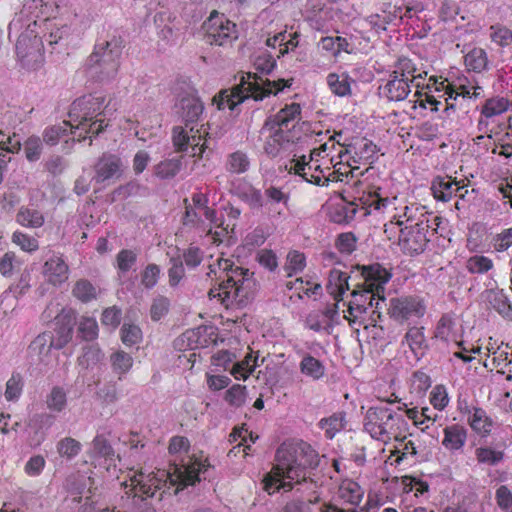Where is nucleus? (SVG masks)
<instances>
[{
	"label": "nucleus",
	"instance_id": "nucleus-16",
	"mask_svg": "<svg viewBox=\"0 0 512 512\" xmlns=\"http://www.w3.org/2000/svg\"><path fill=\"white\" fill-rule=\"evenodd\" d=\"M260 136L264 139L263 150L270 158H275L280 153L290 150L294 144L289 130L276 127L269 121L261 128Z\"/></svg>",
	"mask_w": 512,
	"mask_h": 512
},
{
	"label": "nucleus",
	"instance_id": "nucleus-32",
	"mask_svg": "<svg viewBox=\"0 0 512 512\" xmlns=\"http://www.w3.org/2000/svg\"><path fill=\"white\" fill-rule=\"evenodd\" d=\"M464 65L469 72L482 73L488 69L489 58L485 49L474 47L464 56Z\"/></svg>",
	"mask_w": 512,
	"mask_h": 512
},
{
	"label": "nucleus",
	"instance_id": "nucleus-8",
	"mask_svg": "<svg viewBox=\"0 0 512 512\" xmlns=\"http://www.w3.org/2000/svg\"><path fill=\"white\" fill-rule=\"evenodd\" d=\"M427 75L426 67L418 59L399 57L388 78L379 86V94L388 101H403L413 86L416 89L423 88Z\"/></svg>",
	"mask_w": 512,
	"mask_h": 512
},
{
	"label": "nucleus",
	"instance_id": "nucleus-55",
	"mask_svg": "<svg viewBox=\"0 0 512 512\" xmlns=\"http://www.w3.org/2000/svg\"><path fill=\"white\" fill-rule=\"evenodd\" d=\"M306 266L305 255L299 251H291L287 256V262L285 264V271L288 277H292L297 273L304 270Z\"/></svg>",
	"mask_w": 512,
	"mask_h": 512
},
{
	"label": "nucleus",
	"instance_id": "nucleus-33",
	"mask_svg": "<svg viewBox=\"0 0 512 512\" xmlns=\"http://www.w3.org/2000/svg\"><path fill=\"white\" fill-rule=\"evenodd\" d=\"M450 87L456 90L458 96H462L468 101H475L483 96V88L476 81L471 82L466 77L451 82Z\"/></svg>",
	"mask_w": 512,
	"mask_h": 512
},
{
	"label": "nucleus",
	"instance_id": "nucleus-48",
	"mask_svg": "<svg viewBox=\"0 0 512 512\" xmlns=\"http://www.w3.org/2000/svg\"><path fill=\"white\" fill-rule=\"evenodd\" d=\"M11 241L13 244L18 246L22 251L27 253H33L39 249L38 240L20 230H16L13 232L11 236Z\"/></svg>",
	"mask_w": 512,
	"mask_h": 512
},
{
	"label": "nucleus",
	"instance_id": "nucleus-13",
	"mask_svg": "<svg viewBox=\"0 0 512 512\" xmlns=\"http://www.w3.org/2000/svg\"><path fill=\"white\" fill-rule=\"evenodd\" d=\"M204 39L210 45L227 46L238 38L237 26L216 10L203 23Z\"/></svg>",
	"mask_w": 512,
	"mask_h": 512
},
{
	"label": "nucleus",
	"instance_id": "nucleus-6",
	"mask_svg": "<svg viewBox=\"0 0 512 512\" xmlns=\"http://www.w3.org/2000/svg\"><path fill=\"white\" fill-rule=\"evenodd\" d=\"M293 79H278L270 81L258 76L256 73H245L241 76L239 84L231 89H223L213 97V104L218 110L228 108L233 110L246 99L263 100L270 95H276L289 88Z\"/></svg>",
	"mask_w": 512,
	"mask_h": 512
},
{
	"label": "nucleus",
	"instance_id": "nucleus-49",
	"mask_svg": "<svg viewBox=\"0 0 512 512\" xmlns=\"http://www.w3.org/2000/svg\"><path fill=\"white\" fill-rule=\"evenodd\" d=\"M72 294L83 303L90 302L97 296L96 288L86 279H80L75 283Z\"/></svg>",
	"mask_w": 512,
	"mask_h": 512
},
{
	"label": "nucleus",
	"instance_id": "nucleus-58",
	"mask_svg": "<svg viewBox=\"0 0 512 512\" xmlns=\"http://www.w3.org/2000/svg\"><path fill=\"white\" fill-rule=\"evenodd\" d=\"M21 261L13 251L6 252L0 259V274L11 277L16 269H20Z\"/></svg>",
	"mask_w": 512,
	"mask_h": 512
},
{
	"label": "nucleus",
	"instance_id": "nucleus-7",
	"mask_svg": "<svg viewBox=\"0 0 512 512\" xmlns=\"http://www.w3.org/2000/svg\"><path fill=\"white\" fill-rule=\"evenodd\" d=\"M105 96L89 94L76 99L70 107L72 140L79 142L99 135L107 126Z\"/></svg>",
	"mask_w": 512,
	"mask_h": 512
},
{
	"label": "nucleus",
	"instance_id": "nucleus-47",
	"mask_svg": "<svg viewBox=\"0 0 512 512\" xmlns=\"http://www.w3.org/2000/svg\"><path fill=\"white\" fill-rule=\"evenodd\" d=\"M509 108V101L503 97L487 99L481 109V115L492 118L506 112Z\"/></svg>",
	"mask_w": 512,
	"mask_h": 512
},
{
	"label": "nucleus",
	"instance_id": "nucleus-18",
	"mask_svg": "<svg viewBox=\"0 0 512 512\" xmlns=\"http://www.w3.org/2000/svg\"><path fill=\"white\" fill-rule=\"evenodd\" d=\"M316 162H308L305 155H294L285 165V170L289 174L301 177L307 183L321 186L324 179V168L322 163Z\"/></svg>",
	"mask_w": 512,
	"mask_h": 512
},
{
	"label": "nucleus",
	"instance_id": "nucleus-38",
	"mask_svg": "<svg viewBox=\"0 0 512 512\" xmlns=\"http://www.w3.org/2000/svg\"><path fill=\"white\" fill-rule=\"evenodd\" d=\"M299 369L303 375L312 378L313 380H319L325 374V367L323 363L310 354H305L302 357Z\"/></svg>",
	"mask_w": 512,
	"mask_h": 512
},
{
	"label": "nucleus",
	"instance_id": "nucleus-5",
	"mask_svg": "<svg viewBox=\"0 0 512 512\" xmlns=\"http://www.w3.org/2000/svg\"><path fill=\"white\" fill-rule=\"evenodd\" d=\"M209 277L212 275L219 280L217 287L210 288V299H217L226 309L244 305L250 294L252 280L249 270L235 266L230 259L218 257L209 265Z\"/></svg>",
	"mask_w": 512,
	"mask_h": 512
},
{
	"label": "nucleus",
	"instance_id": "nucleus-21",
	"mask_svg": "<svg viewBox=\"0 0 512 512\" xmlns=\"http://www.w3.org/2000/svg\"><path fill=\"white\" fill-rule=\"evenodd\" d=\"M52 349H54L53 332L44 331L30 343L28 353L39 364L48 365L52 360Z\"/></svg>",
	"mask_w": 512,
	"mask_h": 512
},
{
	"label": "nucleus",
	"instance_id": "nucleus-64",
	"mask_svg": "<svg viewBox=\"0 0 512 512\" xmlns=\"http://www.w3.org/2000/svg\"><path fill=\"white\" fill-rule=\"evenodd\" d=\"M498 507L504 512H512V491L506 485H500L495 492Z\"/></svg>",
	"mask_w": 512,
	"mask_h": 512
},
{
	"label": "nucleus",
	"instance_id": "nucleus-50",
	"mask_svg": "<svg viewBox=\"0 0 512 512\" xmlns=\"http://www.w3.org/2000/svg\"><path fill=\"white\" fill-rule=\"evenodd\" d=\"M249 165L247 154L243 151H236L228 156L226 168L231 173L241 174L248 170Z\"/></svg>",
	"mask_w": 512,
	"mask_h": 512
},
{
	"label": "nucleus",
	"instance_id": "nucleus-12",
	"mask_svg": "<svg viewBox=\"0 0 512 512\" xmlns=\"http://www.w3.org/2000/svg\"><path fill=\"white\" fill-rule=\"evenodd\" d=\"M352 299L348 304V308L344 311V318L350 325L363 321V315L368 309H372V317L377 314L380 318L379 309L381 304H385L384 294H376V291L362 286L355 289L351 293Z\"/></svg>",
	"mask_w": 512,
	"mask_h": 512
},
{
	"label": "nucleus",
	"instance_id": "nucleus-2",
	"mask_svg": "<svg viewBox=\"0 0 512 512\" xmlns=\"http://www.w3.org/2000/svg\"><path fill=\"white\" fill-rule=\"evenodd\" d=\"M210 465L197 458H190L187 463L174 464L172 471L157 470L146 473L143 468L135 471L129 479V491L126 494L133 499L145 500L155 496L156 492L166 486L167 481L176 486L175 493L187 486L194 485L201 480L200 475L204 474ZM127 488L128 485L125 484Z\"/></svg>",
	"mask_w": 512,
	"mask_h": 512
},
{
	"label": "nucleus",
	"instance_id": "nucleus-37",
	"mask_svg": "<svg viewBox=\"0 0 512 512\" xmlns=\"http://www.w3.org/2000/svg\"><path fill=\"white\" fill-rule=\"evenodd\" d=\"M258 355L253 352L247 353L243 360L233 364L230 370L231 375L237 380H246L255 370L257 366Z\"/></svg>",
	"mask_w": 512,
	"mask_h": 512
},
{
	"label": "nucleus",
	"instance_id": "nucleus-43",
	"mask_svg": "<svg viewBox=\"0 0 512 512\" xmlns=\"http://www.w3.org/2000/svg\"><path fill=\"white\" fill-rule=\"evenodd\" d=\"M110 363L112 370L119 379L127 374L133 366V358L130 354L119 350L111 354Z\"/></svg>",
	"mask_w": 512,
	"mask_h": 512
},
{
	"label": "nucleus",
	"instance_id": "nucleus-10",
	"mask_svg": "<svg viewBox=\"0 0 512 512\" xmlns=\"http://www.w3.org/2000/svg\"><path fill=\"white\" fill-rule=\"evenodd\" d=\"M474 354L479 356V362L488 371H496L512 381V346L500 338L489 336L477 341Z\"/></svg>",
	"mask_w": 512,
	"mask_h": 512
},
{
	"label": "nucleus",
	"instance_id": "nucleus-25",
	"mask_svg": "<svg viewBox=\"0 0 512 512\" xmlns=\"http://www.w3.org/2000/svg\"><path fill=\"white\" fill-rule=\"evenodd\" d=\"M364 493V489L358 482L351 479H344L338 486L337 498L342 504L357 507L361 503Z\"/></svg>",
	"mask_w": 512,
	"mask_h": 512
},
{
	"label": "nucleus",
	"instance_id": "nucleus-53",
	"mask_svg": "<svg viewBox=\"0 0 512 512\" xmlns=\"http://www.w3.org/2000/svg\"><path fill=\"white\" fill-rule=\"evenodd\" d=\"M319 426L324 430L325 436L332 439L344 427V416L340 413L333 414L328 418L321 419Z\"/></svg>",
	"mask_w": 512,
	"mask_h": 512
},
{
	"label": "nucleus",
	"instance_id": "nucleus-63",
	"mask_svg": "<svg viewBox=\"0 0 512 512\" xmlns=\"http://www.w3.org/2000/svg\"><path fill=\"white\" fill-rule=\"evenodd\" d=\"M225 401L235 407H240L246 399V387L240 384H234L225 393Z\"/></svg>",
	"mask_w": 512,
	"mask_h": 512
},
{
	"label": "nucleus",
	"instance_id": "nucleus-46",
	"mask_svg": "<svg viewBox=\"0 0 512 512\" xmlns=\"http://www.w3.org/2000/svg\"><path fill=\"white\" fill-rule=\"evenodd\" d=\"M396 441L400 442V444L391 451V456H396V464H400L404 459H407L408 456H415L417 454L414 442L412 440H406L405 430H402L401 438Z\"/></svg>",
	"mask_w": 512,
	"mask_h": 512
},
{
	"label": "nucleus",
	"instance_id": "nucleus-29",
	"mask_svg": "<svg viewBox=\"0 0 512 512\" xmlns=\"http://www.w3.org/2000/svg\"><path fill=\"white\" fill-rule=\"evenodd\" d=\"M15 220L22 227L29 229H39L45 224L44 213L28 205H23L18 209Z\"/></svg>",
	"mask_w": 512,
	"mask_h": 512
},
{
	"label": "nucleus",
	"instance_id": "nucleus-23",
	"mask_svg": "<svg viewBox=\"0 0 512 512\" xmlns=\"http://www.w3.org/2000/svg\"><path fill=\"white\" fill-rule=\"evenodd\" d=\"M362 276L364 278V283L362 286L376 291V294H384V285L391 278V274L388 272V270L381 266L379 263L363 266Z\"/></svg>",
	"mask_w": 512,
	"mask_h": 512
},
{
	"label": "nucleus",
	"instance_id": "nucleus-45",
	"mask_svg": "<svg viewBox=\"0 0 512 512\" xmlns=\"http://www.w3.org/2000/svg\"><path fill=\"white\" fill-rule=\"evenodd\" d=\"M182 162L180 158L166 159L154 167V174L160 179L175 177L180 171Z\"/></svg>",
	"mask_w": 512,
	"mask_h": 512
},
{
	"label": "nucleus",
	"instance_id": "nucleus-62",
	"mask_svg": "<svg viewBox=\"0 0 512 512\" xmlns=\"http://www.w3.org/2000/svg\"><path fill=\"white\" fill-rule=\"evenodd\" d=\"M71 124L70 121H63L61 125L45 129L43 135L44 141L50 145L56 144L68 130L71 133Z\"/></svg>",
	"mask_w": 512,
	"mask_h": 512
},
{
	"label": "nucleus",
	"instance_id": "nucleus-14",
	"mask_svg": "<svg viewBox=\"0 0 512 512\" xmlns=\"http://www.w3.org/2000/svg\"><path fill=\"white\" fill-rule=\"evenodd\" d=\"M429 219L420 221L410 227H404L399 231L397 238L388 239L393 243H397L401 251L410 256L423 253L430 241L428 237L431 228Z\"/></svg>",
	"mask_w": 512,
	"mask_h": 512
},
{
	"label": "nucleus",
	"instance_id": "nucleus-41",
	"mask_svg": "<svg viewBox=\"0 0 512 512\" xmlns=\"http://www.w3.org/2000/svg\"><path fill=\"white\" fill-rule=\"evenodd\" d=\"M443 100L445 103L444 112L447 116H450L451 113H455L458 110L464 113L469 111L470 101L462 96H458L456 90H453L450 86H448V92H446V96Z\"/></svg>",
	"mask_w": 512,
	"mask_h": 512
},
{
	"label": "nucleus",
	"instance_id": "nucleus-36",
	"mask_svg": "<svg viewBox=\"0 0 512 512\" xmlns=\"http://www.w3.org/2000/svg\"><path fill=\"white\" fill-rule=\"evenodd\" d=\"M353 80L347 73H330L327 76V84L337 96L344 97L351 94V83Z\"/></svg>",
	"mask_w": 512,
	"mask_h": 512
},
{
	"label": "nucleus",
	"instance_id": "nucleus-60",
	"mask_svg": "<svg viewBox=\"0 0 512 512\" xmlns=\"http://www.w3.org/2000/svg\"><path fill=\"white\" fill-rule=\"evenodd\" d=\"M405 412L406 416L413 421V424L422 430L428 428V425L426 424L427 422L434 421L430 414L431 411L427 407L422 408L421 411L417 408H408Z\"/></svg>",
	"mask_w": 512,
	"mask_h": 512
},
{
	"label": "nucleus",
	"instance_id": "nucleus-39",
	"mask_svg": "<svg viewBox=\"0 0 512 512\" xmlns=\"http://www.w3.org/2000/svg\"><path fill=\"white\" fill-rule=\"evenodd\" d=\"M24 10L32 17L47 20L54 12L53 4L48 0H24Z\"/></svg>",
	"mask_w": 512,
	"mask_h": 512
},
{
	"label": "nucleus",
	"instance_id": "nucleus-20",
	"mask_svg": "<svg viewBox=\"0 0 512 512\" xmlns=\"http://www.w3.org/2000/svg\"><path fill=\"white\" fill-rule=\"evenodd\" d=\"M325 170H330L329 167H326ZM324 170V179L322 185H327L328 182H346L349 183L350 180L358 179L359 176L364 174V171L361 170V167L357 164H354L350 157L347 159L346 163L339 162L334 165V170L326 175V171ZM359 182V180L355 181V185Z\"/></svg>",
	"mask_w": 512,
	"mask_h": 512
},
{
	"label": "nucleus",
	"instance_id": "nucleus-26",
	"mask_svg": "<svg viewBox=\"0 0 512 512\" xmlns=\"http://www.w3.org/2000/svg\"><path fill=\"white\" fill-rule=\"evenodd\" d=\"M467 441V429L460 424H452L446 426L443 430V447L450 451L455 452L462 450Z\"/></svg>",
	"mask_w": 512,
	"mask_h": 512
},
{
	"label": "nucleus",
	"instance_id": "nucleus-57",
	"mask_svg": "<svg viewBox=\"0 0 512 512\" xmlns=\"http://www.w3.org/2000/svg\"><path fill=\"white\" fill-rule=\"evenodd\" d=\"M98 324L92 317H82L78 325V333L85 341H92L98 337Z\"/></svg>",
	"mask_w": 512,
	"mask_h": 512
},
{
	"label": "nucleus",
	"instance_id": "nucleus-9",
	"mask_svg": "<svg viewBox=\"0 0 512 512\" xmlns=\"http://www.w3.org/2000/svg\"><path fill=\"white\" fill-rule=\"evenodd\" d=\"M406 425L405 419L388 407H370L364 418L365 431L373 439L383 443L399 440L402 430H406Z\"/></svg>",
	"mask_w": 512,
	"mask_h": 512
},
{
	"label": "nucleus",
	"instance_id": "nucleus-11",
	"mask_svg": "<svg viewBox=\"0 0 512 512\" xmlns=\"http://www.w3.org/2000/svg\"><path fill=\"white\" fill-rule=\"evenodd\" d=\"M124 48V40L120 35L108 34L99 39L88 57L91 67H98L105 78H114L120 68V59Z\"/></svg>",
	"mask_w": 512,
	"mask_h": 512
},
{
	"label": "nucleus",
	"instance_id": "nucleus-42",
	"mask_svg": "<svg viewBox=\"0 0 512 512\" xmlns=\"http://www.w3.org/2000/svg\"><path fill=\"white\" fill-rule=\"evenodd\" d=\"M488 31L490 41L496 46L506 48L512 44V30L504 24H493Z\"/></svg>",
	"mask_w": 512,
	"mask_h": 512
},
{
	"label": "nucleus",
	"instance_id": "nucleus-51",
	"mask_svg": "<svg viewBox=\"0 0 512 512\" xmlns=\"http://www.w3.org/2000/svg\"><path fill=\"white\" fill-rule=\"evenodd\" d=\"M57 327L53 332V345L54 349L60 350L64 348L72 339L73 327L68 322L67 324L56 323Z\"/></svg>",
	"mask_w": 512,
	"mask_h": 512
},
{
	"label": "nucleus",
	"instance_id": "nucleus-59",
	"mask_svg": "<svg viewBox=\"0 0 512 512\" xmlns=\"http://www.w3.org/2000/svg\"><path fill=\"white\" fill-rule=\"evenodd\" d=\"M137 253L131 249H122L116 255V267L121 273H127L135 265Z\"/></svg>",
	"mask_w": 512,
	"mask_h": 512
},
{
	"label": "nucleus",
	"instance_id": "nucleus-34",
	"mask_svg": "<svg viewBox=\"0 0 512 512\" xmlns=\"http://www.w3.org/2000/svg\"><path fill=\"white\" fill-rule=\"evenodd\" d=\"M206 327L200 326L194 329H188L176 340V346L179 349H197L204 347L207 343L205 338H202V333Z\"/></svg>",
	"mask_w": 512,
	"mask_h": 512
},
{
	"label": "nucleus",
	"instance_id": "nucleus-40",
	"mask_svg": "<svg viewBox=\"0 0 512 512\" xmlns=\"http://www.w3.org/2000/svg\"><path fill=\"white\" fill-rule=\"evenodd\" d=\"M488 301L499 314L509 316L512 314V305L503 289H492L488 291Z\"/></svg>",
	"mask_w": 512,
	"mask_h": 512
},
{
	"label": "nucleus",
	"instance_id": "nucleus-15",
	"mask_svg": "<svg viewBox=\"0 0 512 512\" xmlns=\"http://www.w3.org/2000/svg\"><path fill=\"white\" fill-rule=\"evenodd\" d=\"M426 306L418 296H402L392 298L388 307V314L394 321L403 324L415 318L424 316Z\"/></svg>",
	"mask_w": 512,
	"mask_h": 512
},
{
	"label": "nucleus",
	"instance_id": "nucleus-35",
	"mask_svg": "<svg viewBox=\"0 0 512 512\" xmlns=\"http://www.w3.org/2000/svg\"><path fill=\"white\" fill-rule=\"evenodd\" d=\"M475 458L478 464L486 466H497L503 462L505 452L502 449L491 446H480L475 449Z\"/></svg>",
	"mask_w": 512,
	"mask_h": 512
},
{
	"label": "nucleus",
	"instance_id": "nucleus-52",
	"mask_svg": "<svg viewBox=\"0 0 512 512\" xmlns=\"http://www.w3.org/2000/svg\"><path fill=\"white\" fill-rule=\"evenodd\" d=\"M414 96L417 98L415 100V103H417L421 108L424 109H426L429 106L430 110L433 112L438 111L439 106L442 104V98L435 96L433 92H430L425 88L416 89Z\"/></svg>",
	"mask_w": 512,
	"mask_h": 512
},
{
	"label": "nucleus",
	"instance_id": "nucleus-31",
	"mask_svg": "<svg viewBox=\"0 0 512 512\" xmlns=\"http://www.w3.org/2000/svg\"><path fill=\"white\" fill-rule=\"evenodd\" d=\"M302 108L299 103L286 104L275 115L270 124L288 130L289 124L301 119Z\"/></svg>",
	"mask_w": 512,
	"mask_h": 512
},
{
	"label": "nucleus",
	"instance_id": "nucleus-61",
	"mask_svg": "<svg viewBox=\"0 0 512 512\" xmlns=\"http://www.w3.org/2000/svg\"><path fill=\"white\" fill-rule=\"evenodd\" d=\"M23 390V379L19 373H13L6 383L5 398L7 401L17 400Z\"/></svg>",
	"mask_w": 512,
	"mask_h": 512
},
{
	"label": "nucleus",
	"instance_id": "nucleus-3",
	"mask_svg": "<svg viewBox=\"0 0 512 512\" xmlns=\"http://www.w3.org/2000/svg\"><path fill=\"white\" fill-rule=\"evenodd\" d=\"M178 113L182 117L185 126H176L172 131L173 145L178 152H188L190 155L201 159L207 148L208 128L198 121L203 113L204 105L194 87L187 86L177 93Z\"/></svg>",
	"mask_w": 512,
	"mask_h": 512
},
{
	"label": "nucleus",
	"instance_id": "nucleus-17",
	"mask_svg": "<svg viewBox=\"0 0 512 512\" xmlns=\"http://www.w3.org/2000/svg\"><path fill=\"white\" fill-rule=\"evenodd\" d=\"M40 41L34 37L21 36L16 42V55L22 68L36 71L44 63V54L40 47Z\"/></svg>",
	"mask_w": 512,
	"mask_h": 512
},
{
	"label": "nucleus",
	"instance_id": "nucleus-19",
	"mask_svg": "<svg viewBox=\"0 0 512 512\" xmlns=\"http://www.w3.org/2000/svg\"><path fill=\"white\" fill-rule=\"evenodd\" d=\"M378 152L379 149L377 145L366 138L356 139L345 149V155L350 156V160H352L354 164H357L360 167L361 165L365 166V169L363 170L364 173L368 172V170L371 168V164L377 158ZM339 155L340 157L344 156L342 151L339 153Z\"/></svg>",
	"mask_w": 512,
	"mask_h": 512
},
{
	"label": "nucleus",
	"instance_id": "nucleus-27",
	"mask_svg": "<svg viewBox=\"0 0 512 512\" xmlns=\"http://www.w3.org/2000/svg\"><path fill=\"white\" fill-rule=\"evenodd\" d=\"M122 165L120 157L104 153L95 164V177L98 182L112 178L120 171Z\"/></svg>",
	"mask_w": 512,
	"mask_h": 512
},
{
	"label": "nucleus",
	"instance_id": "nucleus-30",
	"mask_svg": "<svg viewBox=\"0 0 512 512\" xmlns=\"http://www.w3.org/2000/svg\"><path fill=\"white\" fill-rule=\"evenodd\" d=\"M348 279L349 276L346 272L336 268L330 270L326 287L328 293L335 301L339 302L342 300L343 294L349 289Z\"/></svg>",
	"mask_w": 512,
	"mask_h": 512
},
{
	"label": "nucleus",
	"instance_id": "nucleus-1",
	"mask_svg": "<svg viewBox=\"0 0 512 512\" xmlns=\"http://www.w3.org/2000/svg\"><path fill=\"white\" fill-rule=\"evenodd\" d=\"M318 463V454L311 445L283 443L276 451L275 464L262 480L263 490L270 495L281 489L290 491L294 485L305 482L309 469Z\"/></svg>",
	"mask_w": 512,
	"mask_h": 512
},
{
	"label": "nucleus",
	"instance_id": "nucleus-4",
	"mask_svg": "<svg viewBox=\"0 0 512 512\" xmlns=\"http://www.w3.org/2000/svg\"><path fill=\"white\" fill-rule=\"evenodd\" d=\"M359 201L367 214L380 212L387 216L388 221L384 223V234L387 239L397 238L399 231L404 227L413 226L430 217L421 204L397 196L383 197L380 188L364 191Z\"/></svg>",
	"mask_w": 512,
	"mask_h": 512
},
{
	"label": "nucleus",
	"instance_id": "nucleus-56",
	"mask_svg": "<svg viewBox=\"0 0 512 512\" xmlns=\"http://www.w3.org/2000/svg\"><path fill=\"white\" fill-rule=\"evenodd\" d=\"M47 407L56 412L64 410L67 404V395L62 387L55 386L46 399Z\"/></svg>",
	"mask_w": 512,
	"mask_h": 512
},
{
	"label": "nucleus",
	"instance_id": "nucleus-22",
	"mask_svg": "<svg viewBox=\"0 0 512 512\" xmlns=\"http://www.w3.org/2000/svg\"><path fill=\"white\" fill-rule=\"evenodd\" d=\"M465 188L464 180L457 181L451 176H436L431 182V192L437 201L448 202L458 190Z\"/></svg>",
	"mask_w": 512,
	"mask_h": 512
},
{
	"label": "nucleus",
	"instance_id": "nucleus-44",
	"mask_svg": "<svg viewBox=\"0 0 512 512\" xmlns=\"http://www.w3.org/2000/svg\"><path fill=\"white\" fill-rule=\"evenodd\" d=\"M465 267L470 274H485L494 268V262L487 256L473 255L467 259Z\"/></svg>",
	"mask_w": 512,
	"mask_h": 512
},
{
	"label": "nucleus",
	"instance_id": "nucleus-28",
	"mask_svg": "<svg viewBox=\"0 0 512 512\" xmlns=\"http://www.w3.org/2000/svg\"><path fill=\"white\" fill-rule=\"evenodd\" d=\"M468 424L471 429L481 437H488L493 429V420L487 412L480 407H473L469 411Z\"/></svg>",
	"mask_w": 512,
	"mask_h": 512
},
{
	"label": "nucleus",
	"instance_id": "nucleus-24",
	"mask_svg": "<svg viewBox=\"0 0 512 512\" xmlns=\"http://www.w3.org/2000/svg\"><path fill=\"white\" fill-rule=\"evenodd\" d=\"M43 274L50 284L58 286L68 280L69 267L61 255H53L44 263Z\"/></svg>",
	"mask_w": 512,
	"mask_h": 512
},
{
	"label": "nucleus",
	"instance_id": "nucleus-54",
	"mask_svg": "<svg viewBox=\"0 0 512 512\" xmlns=\"http://www.w3.org/2000/svg\"><path fill=\"white\" fill-rule=\"evenodd\" d=\"M56 448L61 457L72 459L80 453L82 445L72 437H65L57 443Z\"/></svg>",
	"mask_w": 512,
	"mask_h": 512
}]
</instances>
